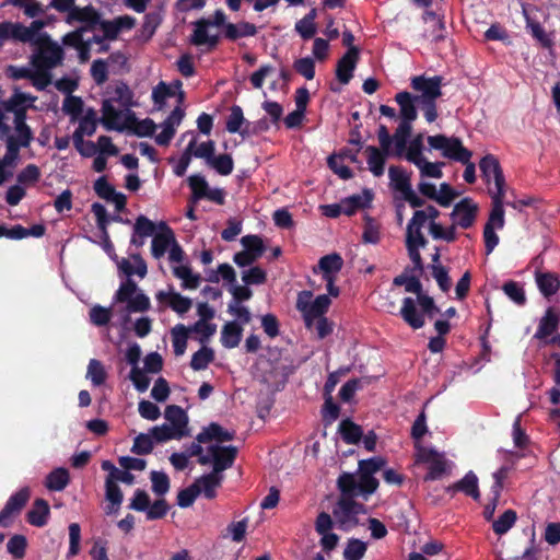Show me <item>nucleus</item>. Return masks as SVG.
Returning <instances> with one entry per match:
<instances>
[{
	"mask_svg": "<svg viewBox=\"0 0 560 560\" xmlns=\"http://www.w3.org/2000/svg\"><path fill=\"white\" fill-rule=\"evenodd\" d=\"M443 78L441 75L425 77L416 75L410 80V86L419 94L413 95L417 105L423 112L428 122H433L438 118L436 100L442 95Z\"/></svg>",
	"mask_w": 560,
	"mask_h": 560,
	"instance_id": "obj_1",
	"label": "nucleus"
},
{
	"mask_svg": "<svg viewBox=\"0 0 560 560\" xmlns=\"http://www.w3.org/2000/svg\"><path fill=\"white\" fill-rule=\"evenodd\" d=\"M33 46L36 48L32 56L35 68L54 69L62 63L65 51L47 33L39 34Z\"/></svg>",
	"mask_w": 560,
	"mask_h": 560,
	"instance_id": "obj_2",
	"label": "nucleus"
},
{
	"mask_svg": "<svg viewBox=\"0 0 560 560\" xmlns=\"http://www.w3.org/2000/svg\"><path fill=\"white\" fill-rule=\"evenodd\" d=\"M365 513V505L350 498H338L332 508L334 523L343 532L355 528L359 525V515Z\"/></svg>",
	"mask_w": 560,
	"mask_h": 560,
	"instance_id": "obj_3",
	"label": "nucleus"
},
{
	"mask_svg": "<svg viewBox=\"0 0 560 560\" xmlns=\"http://www.w3.org/2000/svg\"><path fill=\"white\" fill-rule=\"evenodd\" d=\"M313 293L312 291H301L298 294L296 299V310L301 312L305 327L311 329L313 326V322L316 318L324 317L327 313L331 301L328 295L320 294L316 296V299L312 302Z\"/></svg>",
	"mask_w": 560,
	"mask_h": 560,
	"instance_id": "obj_4",
	"label": "nucleus"
},
{
	"mask_svg": "<svg viewBox=\"0 0 560 560\" xmlns=\"http://www.w3.org/2000/svg\"><path fill=\"white\" fill-rule=\"evenodd\" d=\"M428 143L434 150L442 151V155L446 159L460 163H467L472 152L465 148L462 140L456 137H446L445 135H435L428 137Z\"/></svg>",
	"mask_w": 560,
	"mask_h": 560,
	"instance_id": "obj_5",
	"label": "nucleus"
},
{
	"mask_svg": "<svg viewBox=\"0 0 560 560\" xmlns=\"http://www.w3.org/2000/svg\"><path fill=\"white\" fill-rule=\"evenodd\" d=\"M478 211V205L471 198L465 197L455 203L450 218L459 228L467 230L475 224Z\"/></svg>",
	"mask_w": 560,
	"mask_h": 560,
	"instance_id": "obj_6",
	"label": "nucleus"
},
{
	"mask_svg": "<svg viewBox=\"0 0 560 560\" xmlns=\"http://www.w3.org/2000/svg\"><path fill=\"white\" fill-rule=\"evenodd\" d=\"M30 497V489L24 487L9 498L5 505L0 511V525L2 527H9L11 525L13 517L21 513L28 502Z\"/></svg>",
	"mask_w": 560,
	"mask_h": 560,
	"instance_id": "obj_7",
	"label": "nucleus"
},
{
	"mask_svg": "<svg viewBox=\"0 0 560 560\" xmlns=\"http://www.w3.org/2000/svg\"><path fill=\"white\" fill-rule=\"evenodd\" d=\"M334 520L327 512L318 513L315 520V530L320 536V546L325 551L334 550L339 541V536L331 533Z\"/></svg>",
	"mask_w": 560,
	"mask_h": 560,
	"instance_id": "obj_8",
	"label": "nucleus"
},
{
	"mask_svg": "<svg viewBox=\"0 0 560 560\" xmlns=\"http://www.w3.org/2000/svg\"><path fill=\"white\" fill-rule=\"evenodd\" d=\"M208 452L213 464L212 471L218 475L232 467L237 456V447L233 445H210Z\"/></svg>",
	"mask_w": 560,
	"mask_h": 560,
	"instance_id": "obj_9",
	"label": "nucleus"
},
{
	"mask_svg": "<svg viewBox=\"0 0 560 560\" xmlns=\"http://www.w3.org/2000/svg\"><path fill=\"white\" fill-rule=\"evenodd\" d=\"M100 13L92 5H86L84 8L74 5L68 13L66 22L68 24L80 22L83 25L79 28H84V31L90 32L93 31L100 23Z\"/></svg>",
	"mask_w": 560,
	"mask_h": 560,
	"instance_id": "obj_10",
	"label": "nucleus"
},
{
	"mask_svg": "<svg viewBox=\"0 0 560 560\" xmlns=\"http://www.w3.org/2000/svg\"><path fill=\"white\" fill-rule=\"evenodd\" d=\"M360 58L358 47L349 48L338 60L336 66V78L341 84H348L353 78V71Z\"/></svg>",
	"mask_w": 560,
	"mask_h": 560,
	"instance_id": "obj_11",
	"label": "nucleus"
},
{
	"mask_svg": "<svg viewBox=\"0 0 560 560\" xmlns=\"http://www.w3.org/2000/svg\"><path fill=\"white\" fill-rule=\"evenodd\" d=\"M95 194L106 200L115 203L117 211H122L126 208L127 198L124 194L116 191L115 187L109 184L105 176H101L94 182Z\"/></svg>",
	"mask_w": 560,
	"mask_h": 560,
	"instance_id": "obj_12",
	"label": "nucleus"
},
{
	"mask_svg": "<svg viewBox=\"0 0 560 560\" xmlns=\"http://www.w3.org/2000/svg\"><path fill=\"white\" fill-rule=\"evenodd\" d=\"M159 228L161 232L154 234L151 247L152 256L156 259L163 257L176 241L173 230L165 222H160Z\"/></svg>",
	"mask_w": 560,
	"mask_h": 560,
	"instance_id": "obj_13",
	"label": "nucleus"
},
{
	"mask_svg": "<svg viewBox=\"0 0 560 560\" xmlns=\"http://www.w3.org/2000/svg\"><path fill=\"white\" fill-rule=\"evenodd\" d=\"M445 491L452 495H454L456 492H463L474 500H479L480 491L478 486V477L472 470H469L460 480L447 486Z\"/></svg>",
	"mask_w": 560,
	"mask_h": 560,
	"instance_id": "obj_14",
	"label": "nucleus"
},
{
	"mask_svg": "<svg viewBox=\"0 0 560 560\" xmlns=\"http://www.w3.org/2000/svg\"><path fill=\"white\" fill-rule=\"evenodd\" d=\"M125 129L137 137H151L155 132L156 125L151 118L138 119L136 114L127 110Z\"/></svg>",
	"mask_w": 560,
	"mask_h": 560,
	"instance_id": "obj_15",
	"label": "nucleus"
},
{
	"mask_svg": "<svg viewBox=\"0 0 560 560\" xmlns=\"http://www.w3.org/2000/svg\"><path fill=\"white\" fill-rule=\"evenodd\" d=\"M235 431H228L217 422H211L208 427L203 428L196 436L199 443H208L217 441L219 443L229 442L234 440Z\"/></svg>",
	"mask_w": 560,
	"mask_h": 560,
	"instance_id": "obj_16",
	"label": "nucleus"
},
{
	"mask_svg": "<svg viewBox=\"0 0 560 560\" xmlns=\"http://www.w3.org/2000/svg\"><path fill=\"white\" fill-rule=\"evenodd\" d=\"M343 267V258L338 253H331L319 258L318 264L313 267L315 275L323 277L337 276Z\"/></svg>",
	"mask_w": 560,
	"mask_h": 560,
	"instance_id": "obj_17",
	"label": "nucleus"
},
{
	"mask_svg": "<svg viewBox=\"0 0 560 560\" xmlns=\"http://www.w3.org/2000/svg\"><path fill=\"white\" fill-rule=\"evenodd\" d=\"M559 327V316L552 307H548L540 318L534 338L540 341H546L547 338L557 332Z\"/></svg>",
	"mask_w": 560,
	"mask_h": 560,
	"instance_id": "obj_18",
	"label": "nucleus"
},
{
	"mask_svg": "<svg viewBox=\"0 0 560 560\" xmlns=\"http://www.w3.org/2000/svg\"><path fill=\"white\" fill-rule=\"evenodd\" d=\"M395 101L399 105L401 118L400 122H407V125H411V122L416 120L418 116L416 108L417 102L415 96L407 91H402L395 95Z\"/></svg>",
	"mask_w": 560,
	"mask_h": 560,
	"instance_id": "obj_19",
	"label": "nucleus"
},
{
	"mask_svg": "<svg viewBox=\"0 0 560 560\" xmlns=\"http://www.w3.org/2000/svg\"><path fill=\"white\" fill-rule=\"evenodd\" d=\"M535 281L544 298L550 299L560 290V279L555 272H535Z\"/></svg>",
	"mask_w": 560,
	"mask_h": 560,
	"instance_id": "obj_20",
	"label": "nucleus"
},
{
	"mask_svg": "<svg viewBox=\"0 0 560 560\" xmlns=\"http://www.w3.org/2000/svg\"><path fill=\"white\" fill-rule=\"evenodd\" d=\"M164 417L167 421L171 422L172 429L178 432L179 436H185L188 434L187 424H188V416L185 410L177 405H170L165 408Z\"/></svg>",
	"mask_w": 560,
	"mask_h": 560,
	"instance_id": "obj_21",
	"label": "nucleus"
},
{
	"mask_svg": "<svg viewBox=\"0 0 560 560\" xmlns=\"http://www.w3.org/2000/svg\"><path fill=\"white\" fill-rule=\"evenodd\" d=\"M479 168L487 183L491 177L494 184H500L505 178L500 162L493 154L485 155L479 162Z\"/></svg>",
	"mask_w": 560,
	"mask_h": 560,
	"instance_id": "obj_22",
	"label": "nucleus"
},
{
	"mask_svg": "<svg viewBox=\"0 0 560 560\" xmlns=\"http://www.w3.org/2000/svg\"><path fill=\"white\" fill-rule=\"evenodd\" d=\"M400 316L413 329H419L424 326V316L418 312L416 302L412 298H405L400 308Z\"/></svg>",
	"mask_w": 560,
	"mask_h": 560,
	"instance_id": "obj_23",
	"label": "nucleus"
},
{
	"mask_svg": "<svg viewBox=\"0 0 560 560\" xmlns=\"http://www.w3.org/2000/svg\"><path fill=\"white\" fill-rule=\"evenodd\" d=\"M50 514V508L45 499H36L32 509L26 514V521L36 527H43L47 524Z\"/></svg>",
	"mask_w": 560,
	"mask_h": 560,
	"instance_id": "obj_24",
	"label": "nucleus"
},
{
	"mask_svg": "<svg viewBox=\"0 0 560 560\" xmlns=\"http://www.w3.org/2000/svg\"><path fill=\"white\" fill-rule=\"evenodd\" d=\"M222 479V475L211 471L197 478L192 485H197L200 493H203L207 499L212 500L217 497V488L221 486Z\"/></svg>",
	"mask_w": 560,
	"mask_h": 560,
	"instance_id": "obj_25",
	"label": "nucleus"
},
{
	"mask_svg": "<svg viewBox=\"0 0 560 560\" xmlns=\"http://www.w3.org/2000/svg\"><path fill=\"white\" fill-rule=\"evenodd\" d=\"M26 30L20 22H1L0 23V48L7 40L25 43Z\"/></svg>",
	"mask_w": 560,
	"mask_h": 560,
	"instance_id": "obj_26",
	"label": "nucleus"
},
{
	"mask_svg": "<svg viewBox=\"0 0 560 560\" xmlns=\"http://www.w3.org/2000/svg\"><path fill=\"white\" fill-rule=\"evenodd\" d=\"M243 327L235 320L228 322L221 330L220 341L226 349L236 348L242 339Z\"/></svg>",
	"mask_w": 560,
	"mask_h": 560,
	"instance_id": "obj_27",
	"label": "nucleus"
},
{
	"mask_svg": "<svg viewBox=\"0 0 560 560\" xmlns=\"http://www.w3.org/2000/svg\"><path fill=\"white\" fill-rule=\"evenodd\" d=\"M373 195L371 190L364 189L362 195H352L341 200L343 213L354 214L358 210L370 207Z\"/></svg>",
	"mask_w": 560,
	"mask_h": 560,
	"instance_id": "obj_28",
	"label": "nucleus"
},
{
	"mask_svg": "<svg viewBox=\"0 0 560 560\" xmlns=\"http://www.w3.org/2000/svg\"><path fill=\"white\" fill-rule=\"evenodd\" d=\"M14 128L16 131L15 139L20 140V144L28 147L34 139L31 127L26 124V110L20 109L14 114Z\"/></svg>",
	"mask_w": 560,
	"mask_h": 560,
	"instance_id": "obj_29",
	"label": "nucleus"
},
{
	"mask_svg": "<svg viewBox=\"0 0 560 560\" xmlns=\"http://www.w3.org/2000/svg\"><path fill=\"white\" fill-rule=\"evenodd\" d=\"M156 300L160 302L168 300L170 307L178 314L187 313L192 305V302L189 298L183 296L177 292L166 293L164 291H159L156 294Z\"/></svg>",
	"mask_w": 560,
	"mask_h": 560,
	"instance_id": "obj_30",
	"label": "nucleus"
},
{
	"mask_svg": "<svg viewBox=\"0 0 560 560\" xmlns=\"http://www.w3.org/2000/svg\"><path fill=\"white\" fill-rule=\"evenodd\" d=\"M102 113L103 117L101 122L107 130L122 131L125 129V124L119 125L117 122L120 117V112L114 107L110 100H105L103 102Z\"/></svg>",
	"mask_w": 560,
	"mask_h": 560,
	"instance_id": "obj_31",
	"label": "nucleus"
},
{
	"mask_svg": "<svg viewBox=\"0 0 560 560\" xmlns=\"http://www.w3.org/2000/svg\"><path fill=\"white\" fill-rule=\"evenodd\" d=\"M365 153L368 154V164L370 171L376 177L382 176L385 170L386 156L389 154H385L384 151H381L374 145H368Z\"/></svg>",
	"mask_w": 560,
	"mask_h": 560,
	"instance_id": "obj_32",
	"label": "nucleus"
},
{
	"mask_svg": "<svg viewBox=\"0 0 560 560\" xmlns=\"http://www.w3.org/2000/svg\"><path fill=\"white\" fill-rule=\"evenodd\" d=\"M388 175L390 179V185L396 191H399L401 195H405L412 188L410 183V175L407 174L402 167L392 165L388 168Z\"/></svg>",
	"mask_w": 560,
	"mask_h": 560,
	"instance_id": "obj_33",
	"label": "nucleus"
},
{
	"mask_svg": "<svg viewBox=\"0 0 560 560\" xmlns=\"http://www.w3.org/2000/svg\"><path fill=\"white\" fill-rule=\"evenodd\" d=\"M131 258L136 262V267H133L129 259L122 258L118 262L119 270L122 271L127 277L137 275L140 278H144L148 272L144 259L140 256V254H133L131 255Z\"/></svg>",
	"mask_w": 560,
	"mask_h": 560,
	"instance_id": "obj_34",
	"label": "nucleus"
},
{
	"mask_svg": "<svg viewBox=\"0 0 560 560\" xmlns=\"http://www.w3.org/2000/svg\"><path fill=\"white\" fill-rule=\"evenodd\" d=\"M338 431L347 444H358L363 436L362 428L350 419L342 420Z\"/></svg>",
	"mask_w": 560,
	"mask_h": 560,
	"instance_id": "obj_35",
	"label": "nucleus"
},
{
	"mask_svg": "<svg viewBox=\"0 0 560 560\" xmlns=\"http://www.w3.org/2000/svg\"><path fill=\"white\" fill-rule=\"evenodd\" d=\"M337 486L340 491L338 498L355 499L359 495V480L352 474H341L338 477Z\"/></svg>",
	"mask_w": 560,
	"mask_h": 560,
	"instance_id": "obj_36",
	"label": "nucleus"
},
{
	"mask_svg": "<svg viewBox=\"0 0 560 560\" xmlns=\"http://www.w3.org/2000/svg\"><path fill=\"white\" fill-rule=\"evenodd\" d=\"M257 34V28L249 22H240L238 24L226 23L224 36L230 40H236L240 37H249Z\"/></svg>",
	"mask_w": 560,
	"mask_h": 560,
	"instance_id": "obj_37",
	"label": "nucleus"
},
{
	"mask_svg": "<svg viewBox=\"0 0 560 560\" xmlns=\"http://www.w3.org/2000/svg\"><path fill=\"white\" fill-rule=\"evenodd\" d=\"M69 482V471L66 468L59 467L47 475L45 486L51 491H62Z\"/></svg>",
	"mask_w": 560,
	"mask_h": 560,
	"instance_id": "obj_38",
	"label": "nucleus"
},
{
	"mask_svg": "<svg viewBox=\"0 0 560 560\" xmlns=\"http://www.w3.org/2000/svg\"><path fill=\"white\" fill-rule=\"evenodd\" d=\"M36 97L15 90L14 93L4 102H2V108L5 112L15 114L16 110L25 109L27 112V102H34Z\"/></svg>",
	"mask_w": 560,
	"mask_h": 560,
	"instance_id": "obj_39",
	"label": "nucleus"
},
{
	"mask_svg": "<svg viewBox=\"0 0 560 560\" xmlns=\"http://www.w3.org/2000/svg\"><path fill=\"white\" fill-rule=\"evenodd\" d=\"M412 126L407 122H400L393 135V142L395 144L394 154L401 158L407 148L408 139L411 135Z\"/></svg>",
	"mask_w": 560,
	"mask_h": 560,
	"instance_id": "obj_40",
	"label": "nucleus"
},
{
	"mask_svg": "<svg viewBox=\"0 0 560 560\" xmlns=\"http://www.w3.org/2000/svg\"><path fill=\"white\" fill-rule=\"evenodd\" d=\"M246 122H248V120L245 119L242 107L232 105L225 124L226 130L230 133H240L242 136Z\"/></svg>",
	"mask_w": 560,
	"mask_h": 560,
	"instance_id": "obj_41",
	"label": "nucleus"
},
{
	"mask_svg": "<svg viewBox=\"0 0 560 560\" xmlns=\"http://www.w3.org/2000/svg\"><path fill=\"white\" fill-rule=\"evenodd\" d=\"M5 144L7 152L0 160V163L3 168L7 166L13 167L15 166L16 161L19 160L20 149L24 147L20 144V140H16L14 136H8Z\"/></svg>",
	"mask_w": 560,
	"mask_h": 560,
	"instance_id": "obj_42",
	"label": "nucleus"
},
{
	"mask_svg": "<svg viewBox=\"0 0 560 560\" xmlns=\"http://www.w3.org/2000/svg\"><path fill=\"white\" fill-rule=\"evenodd\" d=\"M84 109L83 100L80 96L67 95L62 103V110L70 116L71 122L78 121Z\"/></svg>",
	"mask_w": 560,
	"mask_h": 560,
	"instance_id": "obj_43",
	"label": "nucleus"
},
{
	"mask_svg": "<svg viewBox=\"0 0 560 560\" xmlns=\"http://www.w3.org/2000/svg\"><path fill=\"white\" fill-rule=\"evenodd\" d=\"M188 185L191 189L190 202L196 203L207 196L209 185L203 176L198 174L189 176Z\"/></svg>",
	"mask_w": 560,
	"mask_h": 560,
	"instance_id": "obj_44",
	"label": "nucleus"
},
{
	"mask_svg": "<svg viewBox=\"0 0 560 560\" xmlns=\"http://www.w3.org/2000/svg\"><path fill=\"white\" fill-rule=\"evenodd\" d=\"M188 328L178 324L172 329V342L175 355H183L187 348Z\"/></svg>",
	"mask_w": 560,
	"mask_h": 560,
	"instance_id": "obj_45",
	"label": "nucleus"
},
{
	"mask_svg": "<svg viewBox=\"0 0 560 560\" xmlns=\"http://www.w3.org/2000/svg\"><path fill=\"white\" fill-rule=\"evenodd\" d=\"M526 27L530 31L532 36L541 45V47L550 49L553 46L551 36L546 33L539 22L527 18Z\"/></svg>",
	"mask_w": 560,
	"mask_h": 560,
	"instance_id": "obj_46",
	"label": "nucleus"
},
{
	"mask_svg": "<svg viewBox=\"0 0 560 560\" xmlns=\"http://www.w3.org/2000/svg\"><path fill=\"white\" fill-rule=\"evenodd\" d=\"M213 360L214 351L211 348L203 346L192 354L190 366L194 371L206 370Z\"/></svg>",
	"mask_w": 560,
	"mask_h": 560,
	"instance_id": "obj_47",
	"label": "nucleus"
},
{
	"mask_svg": "<svg viewBox=\"0 0 560 560\" xmlns=\"http://www.w3.org/2000/svg\"><path fill=\"white\" fill-rule=\"evenodd\" d=\"M516 520V512L512 509H509L504 511L497 521L493 522L492 529L497 535H504L514 526Z\"/></svg>",
	"mask_w": 560,
	"mask_h": 560,
	"instance_id": "obj_48",
	"label": "nucleus"
},
{
	"mask_svg": "<svg viewBox=\"0 0 560 560\" xmlns=\"http://www.w3.org/2000/svg\"><path fill=\"white\" fill-rule=\"evenodd\" d=\"M458 225L454 222L448 228H443L440 223H433L429 225V233L433 240H443L447 243L456 241V228Z\"/></svg>",
	"mask_w": 560,
	"mask_h": 560,
	"instance_id": "obj_49",
	"label": "nucleus"
},
{
	"mask_svg": "<svg viewBox=\"0 0 560 560\" xmlns=\"http://www.w3.org/2000/svg\"><path fill=\"white\" fill-rule=\"evenodd\" d=\"M173 273L175 277L183 280V287L186 289H197L200 283V276L194 275L190 267L177 266L174 267Z\"/></svg>",
	"mask_w": 560,
	"mask_h": 560,
	"instance_id": "obj_50",
	"label": "nucleus"
},
{
	"mask_svg": "<svg viewBox=\"0 0 560 560\" xmlns=\"http://www.w3.org/2000/svg\"><path fill=\"white\" fill-rule=\"evenodd\" d=\"M366 549L368 546L364 541L358 538H350L343 550V558L346 560H361L364 557Z\"/></svg>",
	"mask_w": 560,
	"mask_h": 560,
	"instance_id": "obj_51",
	"label": "nucleus"
},
{
	"mask_svg": "<svg viewBox=\"0 0 560 560\" xmlns=\"http://www.w3.org/2000/svg\"><path fill=\"white\" fill-rule=\"evenodd\" d=\"M423 135L418 133L409 143L405 158L410 163L419 165L422 162L423 155Z\"/></svg>",
	"mask_w": 560,
	"mask_h": 560,
	"instance_id": "obj_52",
	"label": "nucleus"
},
{
	"mask_svg": "<svg viewBox=\"0 0 560 560\" xmlns=\"http://www.w3.org/2000/svg\"><path fill=\"white\" fill-rule=\"evenodd\" d=\"M241 243L246 252L253 254L258 259L264 255L266 250V246L262 242V238L259 235H245L241 238Z\"/></svg>",
	"mask_w": 560,
	"mask_h": 560,
	"instance_id": "obj_53",
	"label": "nucleus"
},
{
	"mask_svg": "<svg viewBox=\"0 0 560 560\" xmlns=\"http://www.w3.org/2000/svg\"><path fill=\"white\" fill-rule=\"evenodd\" d=\"M86 377L91 380L94 386H101L105 383L107 374L101 361L96 359L90 360Z\"/></svg>",
	"mask_w": 560,
	"mask_h": 560,
	"instance_id": "obj_54",
	"label": "nucleus"
},
{
	"mask_svg": "<svg viewBox=\"0 0 560 560\" xmlns=\"http://www.w3.org/2000/svg\"><path fill=\"white\" fill-rule=\"evenodd\" d=\"M150 479L152 482V491L156 495L163 497L170 491V478L165 472L152 470L150 474Z\"/></svg>",
	"mask_w": 560,
	"mask_h": 560,
	"instance_id": "obj_55",
	"label": "nucleus"
},
{
	"mask_svg": "<svg viewBox=\"0 0 560 560\" xmlns=\"http://www.w3.org/2000/svg\"><path fill=\"white\" fill-rule=\"evenodd\" d=\"M27 547V539L24 535L15 534L13 535L8 544L7 550L14 559H22L25 556Z\"/></svg>",
	"mask_w": 560,
	"mask_h": 560,
	"instance_id": "obj_56",
	"label": "nucleus"
},
{
	"mask_svg": "<svg viewBox=\"0 0 560 560\" xmlns=\"http://www.w3.org/2000/svg\"><path fill=\"white\" fill-rule=\"evenodd\" d=\"M132 98L133 92L130 90L128 84L124 81H119L115 86L113 101L126 108H129L133 105Z\"/></svg>",
	"mask_w": 560,
	"mask_h": 560,
	"instance_id": "obj_57",
	"label": "nucleus"
},
{
	"mask_svg": "<svg viewBox=\"0 0 560 560\" xmlns=\"http://www.w3.org/2000/svg\"><path fill=\"white\" fill-rule=\"evenodd\" d=\"M502 290L517 305L526 303L525 291L518 282L510 280L503 284Z\"/></svg>",
	"mask_w": 560,
	"mask_h": 560,
	"instance_id": "obj_58",
	"label": "nucleus"
},
{
	"mask_svg": "<svg viewBox=\"0 0 560 560\" xmlns=\"http://www.w3.org/2000/svg\"><path fill=\"white\" fill-rule=\"evenodd\" d=\"M154 441L151 434L140 433L135 438L131 452L137 455H147L153 451Z\"/></svg>",
	"mask_w": 560,
	"mask_h": 560,
	"instance_id": "obj_59",
	"label": "nucleus"
},
{
	"mask_svg": "<svg viewBox=\"0 0 560 560\" xmlns=\"http://www.w3.org/2000/svg\"><path fill=\"white\" fill-rule=\"evenodd\" d=\"M170 505L165 499H158L153 503L150 502L145 512L148 521L161 520L166 516L170 511Z\"/></svg>",
	"mask_w": 560,
	"mask_h": 560,
	"instance_id": "obj_60",
	"label": "nucleus"
},
{
	"mask_svg": "<svg viewBox=\"0 0 560 560\" xmlns=\"http://www.w3.org/2000/svg\"><path fill=\"white\" fill-rule=\"evenodd\" d=\"M209 165L212 166L220 175L226 176L233 172L234 162L230 154H220L218 156H213Z\"/></svg>",
	"mask_w": 560,
	"mask_h": 560,
	"instance_id": "obj_61",
	"label": "nucleus"
},
{
	"mask_svg": "<svg viewBox=\"0 0 560 560\" xmlns=\"http://www.w3.org/2000/svg\"><path fill=\"white\" fill-rule=\"evenodd\" d=\"M242 280L246 285L264 284L267 281V273L259 266H255L243 271Z\"/></svg>",
	"mask_w": 560,
	"mask_h": 560,
	"instance_id": "obj_62",
	"label": "nucleus"
},
{
	"mask_svg": "<svg viewBox=\"0 0 560 560\" xmlns=\"http://www.w3.org/2000/svg\"><path fill=\"white\" fill-rule=\"evenodd\" d=\"M156 226L155 224L148 219L145 215H139L136 219L135 225H133V232L136 235H138L140 238H145L149 236H154Z\"/></svg>",
	"mask_w": 560,
	"mask_h": 560,
	"instance_id": "obj_63",
	"label": "nucleus"
},
{
	"mask_svg": "<svg viewBox=\"0 0 560 560\" xmlns=\"http://www.w3.org/2000/svg\"><path fill=\"white\" fill-rule=\"evenodd\" d=\"M40 170L35 164L26 165L16 176V180L21 185H34L40 178Z\"/></svg>",
	"mask_w": 560,
	"mask_h": 560,
	"instance_id": "obj_64",
	"label": "nucleus"
}]
</instances>
